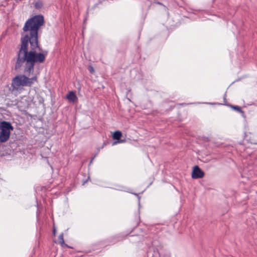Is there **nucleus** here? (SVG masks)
Returning a JSON list of instances; mask_svg holds the SVG:
<instances>
[{
  "label": "nucleus",
  "mask_w": 257,
  "mask_h": 257,
  "mask_svg": "<svg viewBox=\"0 0 257 257\" xmlns=\"http://www.w3.org/2000/svg\"><path fill=\"white\" fill-rule=\"evenodd\" d=\"M67 99L71 102L74 103L77 101L78 98L75 93L71 91L68 93L66 96Z\"/></svg>",
  "instance_id": "nucleus-5"
},
{
  "label": "nucleus",
  "mask_w": 257,
  "mask_h": 257,
  "mask_svg": "<svg viewBox=\"0 0 257 257\" xmlns=\"http://www.w3.org/2000/svg\"><path fill=\"white\" fill-rule=\"evenodd\" d=\"M204 176V173L198 166H195L191 174V177L193 179L202 178Z\"/></svg>",
  "instance_id": "nucleus-4"
},
{
  "label": "nucleus",
  "mask_w": 257,
  "mask_h": 257,
  "mask_svg": "<svg viewBox=\"0 0 257 257\" xmlns=\"http://www.w3.org/2000/svg\"><path fill=\"white\" fill-rule=\"evenodd\" d=\"M58 243L60 244L62 246H66L68 247V246L67 244H66L64 242V238H63V233H61L59 235V236L58 237Z\"/></svg>",
  "instance_id": "nucleus-7"
},
{
  "label": "nucleus",
  "mask_w": 257,
  "mask_h": 257,
  "mask_svg": "<svg viewBox=\"0 0 257 257\" xmlns=\"http://www.w3.org/2000/svg\"><path fill=\"white\" fill-rule=\"evenodd\" d=\"M14 129L10 122L6 121H2L0 123V141L2 143L7 141L10 137L11 131Z\"/></svg>",
  "instance_id": "nucleus-3"
},
{
  "label": "nucleus",
  "mask_w": 257,
  "mask_h": 257,
  "mask_svg": "<svg viewBox=\"0 0 257 257\" xmlns=\"http://www.w3.org/2000/svg\"><path fill=\"white\" fill-rule=\"evenodd\" d=\"M56 232V228L55 227H54L53 230V233L54 235H55Z\"/></svg>",
  "instance_id": "nucleus-11"
},
{
  "label": "nucleus",
  "mask_w": 257,
  "mask_h": 257,
  "mask_svg": "<svg viewBox=\"0 0 257 257\" xmlns=\"http://www.w3.org/2000/svg\"><path fill=\"white\" fill-rule=\"evenodd\" d=\"M89 70L91 73H93L94 72V70L92 66L89 67Z\"/></svg>",
  "instance_id": "nucleus-10"
},
{
  "label": "nucleus",
  "mask_w": 257,
  "mask_h": 257,
  "mask_svg": "<svg viewBox=\"0 0 257 257\" xmlns=\"http://www.w3.org/2000/svg\"><path fill=\"white\" fill-rule=\"evenodd\" d=\"M37 79L36 76L30 78L25 75L15 76L12 81V91L21 90L24 86H31Z\"/></svg>",
  "instance_id": "nucleus-2"
},
{
  "label": "nucleus",
  "mask_w": 257,
  "mask_h": 257,
  "mask_svg": "<svg viewBox=\"0 0 257 257\" xmlns=\"http://www.w3.org/2000/svg\"><path fill=\"white\" fill-rule=\"evenodd\" d=\"M44 22V17L42 15L35 16L26 21L23 29L21 46L18 54L15 68H20L25 63L24 73L28 76L34 72L35 63H42L45 60V54L36 52L37 49L40 50L38 32Z\"/></svg>",
  "instance_id": "nucleus-1"
},
{
  "label": "nucleus",
  "mask_w": 257,
  "mask_h": 257,
  "mask_svg": "<svg viewBox=\"0 0 257 257\" xmlns=\"http://www.w3.org/2000/svg\"><path fill=\"white\" fill-rule=\"evenodd\" d=\"M43 6V3L40 1L36 2L34 5L35 8L38 9H41Z\"/></svg>",
  "instance_id": "nucleus-8"
},
{
  "label": "nucleus",
  "mask_w": 257,
  "mask_h": 257,
  "mask_svg": "<svg viewBox=\"0 0 257 257\" xmlns=\"http://www.w3.org/2000/svg\"><path fill=\"white\" fill-rule=\"evenodd\" d=\"M122 136V133L119 131H117L114 132L112 137L113 140H118L120 139Z\"/></svg>",
  "instance_id": "nucleus-6"
},
{
  "label": "nucleus",
  "mask_w": 257,
  "mask_h": 257,
  "mask_svg": "<svg viewBox=\"0 0 257 257\" xmlns=\"http://www.w3.org/2000/svg\"><path fill=\"white\" fill-rule=\"evenodd\" d=\"M232 107L234 109H235V110H237V111H238V112H242V110H241V108H240V107L238 106H232Z\"/></svg>",
  "instance_id": "nucleus-9"
}]
</instances>
